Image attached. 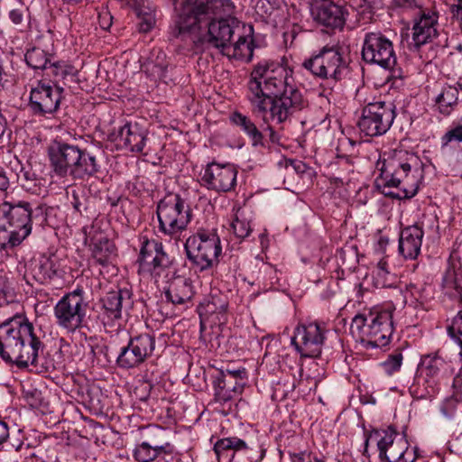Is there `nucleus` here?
Masks as SVG:
<instances>
[{
  "instance_id": "obj_1",
  "label": "nucleus",
  "mask_w": 462,
  "mask_h": 462,
  "mask_svg": "<svg viewBox=\"0 0 462 462\" xmlns=\"http://www.w3.org/2000/svg\"><path fill=\"white\" fill-rule=\"evenodd\" d=\"M293 69L282 61L263 60L253 66L246 83V98L252 113L277 124L290 121L309 106L303 93L293 85Z\"/></svg>"
},
{
  "instance_id": "obj_2",
  "label": "nucleus",
  "mask_w": 462,
  "mask_h": 462,
  "mask_svg": "<svg viewBox=\"0 0 462 462\" xmlns=\"http://www.w3.org/2000/svg\"><path fill=\"white\" fill-rule=\"evenodd\" d=\"M52 210L45 204L32 208L30 202L5 195L0 201V251L14 253L31 235L33 221L49 226L48 216Z\"/></svg>"
},
{
  "instance_id": "obj_3",
  "label": "nucleus",
  "mask_w": 462,
  "mask_h": 462,
  "mask_svg": "<svg viewBox=\"0 0 462 462\" xmlns=\"http://www.w3.org/2000/svg\"><path fill=\"white\" fill-rule=\"evenodd\" d=\"M380 174L374 184L387 197L397 199H411L419 190L418 169L412 171L407 160L389 157L377 162Z\"/></svg>"
},
{
  "instance_id": "obj_4",
  "label": "nucleus",
  "mask_w": 462,
  "mask_h": 462,
  "mask_svg": "<svg viewBox=\"0 0 462 462\" xmlns=\"http://www.w3.org/2000/svg\"><path fill=\"white\" fill-rule=\"evenodd\" d=\"M240 29L239 21L230 14L208 21L203 23L202 31L186 32V37L180 40L186 42L183 49L193 54L203 52L208 47L223 52Z\"/></svg>"
},
{
  "instance_id": "obj_5",
  "label": "nucleus",
  "mask_w": 462,
  "mask_h": 462,
  "mask_svg": "<svg viewBox=\"0 0 462 462\" xmlns=\"http://www.w3.org/2000/svg\"><path fill=\"white\" fill-rule=\"evenodd\" d=\"M158 231L164 236L180 241L192 220V210L179 193H168L156 207Z\"/></svg>"
},
{
  "instance_id": "obj_6",
  "label": "nucleus",
  "mask_w": 462,
  "mask_h": 462,
  "mask_svg": "<svg viewBox=\"0 0 462 462\" xmlns=\"http://www.w3.org/2000/svg\"><path fill=\"white\" fill-rule=\"evenodd\" d=\"M234 8L231 0H189L177 21L178 37L184 39L186 32L202 31L203 23L222 16H230Z\"/></svg>"
},
{
  "instance_id": "obj_7",
  "label": "nucleus",
  "mask_w": 462,
  "mask_h": 462,
  "mask_svg": "<svg viewBox=\"0 0 462 462\" xmlns=\"http://www.w3.org/2000/svg\"><path fill=\"white\" fill-rule=\"evenodd\" d=\"M184 249L196 271L204 272L217 265L222 245L217 228H198L186 239Z\"/></svg>"
},
{
  "instance_id": "obj_8",
  "label": "nucleus",
  "mask_w": 462,
  "mask_h": 462,
  "mask_svg": "<svg viewBox=\"0 0 462 462\" xmlns=\"http://www.w3.org/2000/svg\"><path fill=\"white\" fill-rule=\"evenodd\" d=\"M302 67L314 78L337 83L344 79L349 66L344 55L343 47L338 44H327L305 59Z\"/></svg>"
},
{
  "instance_id": "obj_9",
  "label": "nucleus",
  "mask_w": 462,
  "mask_h": 462,
  "mask_svg": "<svg viewBox=\"0 0 462 462\" xmlns=\"http://www.w3.org/2000/svg\"><path fill=\"white\" fill-rule=\"evenodd\" d=\"M365 327H367V334L373 338L369 341L371 346H385L393 332V310L380 306L365 309L354 317L351 330L361 332Z\"/></svg>"
},
{
  "instance_id": "obj_10",
  "label": "nucleus",
  "mask_w": 462,
  "mask_h": 462,
  "mask_svg": "<svg viewBox=\"0 0 462 462\" xmlns=\"http://www.w3.org/2000/svg\"><path fill=\"white\" fill-rule=\"evenodd\" d=\"M396 115V106L392 102H369L361 110L357 126L365 136H381L391 128Z\"/></svg>"
},
{
  "instance_id": "obj_11",
  "label": "nucleus",
  "mask_w": 462,
  "mask_h": 462,
  "mask_svg": "<svg viewBox=\"0 0 462 462\" xmlns=\"http://www.w3.org/2000/svg\"><path fill=\"white\" fill-rule=\"evenodd\" d=\"M361 54L365 63L384 69H392L397 61L393 42L380 31L365 34Z\"/></svg>"
},
{
  "instance_id": "obj_12",
  "label": "nucleus",
  "mask_w": 462,
  "mask_h": 462,
  "mask_svg": "<svg viewBox=\"0 0 462 462\" xmlns=\"http://www.w3.org/2000/svg\"><path fill=\"white\" fill-rule=\"evenodd\" d=\"M88 304L84 301V291L78 287L64 295L54 307L57 323L69 330L81 327Z\"/></svg>"
},
{
  "instance_id": "obj_13",
  "label": "nucleus",
  "mask_w": 462,
  "mask_h": 462,
  "mask_svg": "<svg viewBox=\"0 0 462 462\" xmlns=\"http://www.w3.org/2000/svg\"><path fill=\"white\" fill-rule=\"evenodd\" d=\"M238 170L232 163L209 162L200 173V184L218 194L236 189Z\"/></svg>"
},
{
  "instance_id": "obj_14",
  "label": "nucleus",
  "mask_w": 462,
  "mask_h": 462,
  "mask_svg": "<svg viewBox=\"0 0 462 462\" xmlns=\"http://www.w3.org/2000/svg\"><path fill=\"white\" fill-rule=\"evenodd\" d=\"M63 88L39 80L30 91L28 106L34 116L48 117L58 111Z\"/></svg>"
},
{
  "instance_id": "obj_15",
  "label": "nucleus",
  "mask_w": 462,
  "mask_h": 462,
  "mask_svg": "<svg viewBox=\"0 0 462 462\" xmlns=\"http://www.w3.org/2000/svg\"><path fill=\"white\" fill-rule=\"evenodd\" d=\"M339 341L336 330L327 328L324 322L318 320L299 324L291 337L293 346H322Z\"/></svg>"
},
{
  "instance_id": "obj_16",
  "label": "nucleus",
  "mask_w": 462,
  "mask_h": 462,
  "mask_svg": "<svg viewBox=\"0 0 462 462\" xmlns=\"http://www.w3.org/2000/svg\"><path fill=\"white\" fill-rule=\"evenodd\" d=\"M380 439L377 441L379 456L386 462H414L416 460L415 450H409V443L404 437L400 436L391 428L383 431V435L377 432Z\"/></svg>"
},
{
  "instance_id": "obj_17",
  "label": "nucleus",
  "mask_w": 462,
  "mask_h": 462,
  "mask_svg": "<svg viewBox=\"0 0 462 462\" xmlns=\"http://www.w3.org/2000/svg\"><path fill=\"white\" fill-rule=\"evenodd\" d=\"M439 18V13L432 4H429L424 10H420L412 18L411 38L417 50L438 37Z\"/></svg>"
},
{
  "instance_id": "obj_18",
  "label": "nucleus",
  "mask_w": 462,
  "mask_h": 462,
  "mask_svg": "<svg viewBox=\"0 0 462 462\" xmlns=\"http://www.w3.org/2000/svg\"><path fill=\"white\" fill-rule=\"evenodd\" d=\"M228 301L222 293L210 294L198 306L201 330L220 328L227 322Z\"/></svg>"
},
{
  "instance_id": "obj_19",
  "label": "nucleus",
  "mask_w": 462,
  "mask_h": 462,
  "mask_svg": "<svg viewBox=\"0 0 462 462\" xmlns=\"http://www.w3.org/2000/svg\"><path fill=\"white\" fill-rule=\"evenodd\" d=\"M81 149L62 140L55 139L48 147V158L54 174L60 178L69 177V171Z\"/></svg>"
},
{
  "instance_id": "obj_20",
  "label": "nucleus",
  "mask_w": 462,
  "mask_h": 462,
  "mask_svg": "<svg viewBox=\"0 0 462 462\" xmlns=\"http://www.w3.org/2000/svg\"><path fill=\"white\" fill-rule=\"evenodd\" d=\"M314 19L320 24L332 29H343L346 11L332 0H315L312 9Z\"/></svg>"
},
{
  "instance_id": "obj_21",
  "label": "nucleus",
  "mask_w": 462,
  "mask_h": 462,
  "mask_svg": "<svg viewBox=\"0 0 462 462\" xmlns=\"http://www.w3.org/2000/svg\"><path fill=\"white\" fill-rule=\"evenodd\" d=\"M64 260L57 254L42 255L30 263V273L40 283H47L66 274Z\"/></svg>"
},
{
  "instance_id": "obj_22",
  "label": "nucleus",
  "mask_w": 462,
  "mask_h": 462,
  "mask_svg": "<svg viewBox=\"0 0 462 462\" xmlns=\"http://www.w3.org/2000/svg\"><path fill=\"white\" fill-rule=\"evenodd\" d=\"M416 222L414 225L404 227L400 236L399 251L406 259H415L420 254L424 236V219Z\"/></svg>"
},
{
  "instance_id": "obj_23",
  "label": "nucleus",
  "mask_w": 462,
  "mask_h": 462,
  "mask_svg": "<svg viewBox=\"0 0 462 462\" xmlns=\"http://www.w3.org/2000/svg\"><path fill=\"white\" fill-rule=\"evenodd\" d=\"M119 137L124 146L132 152L143 153L146 143V131L137 123H126L118 131V134H110L108 139L116 141Z\"/></svg>"
},
{
  "instance_id": "obj_24",
  "label": "nucleus",
  "mask_w": 462,
  "mask_h": 462,
  "mask_svg": "<svg viewBox=\"0 0 462 462\" xmlns=\"http://www.w3.org/2000/svg\"><path fill=\"white\" fill-rule=\"evenodd\" d=\"M76 161L78 162L73 164L69 174L73 180H88L90 178H98L102 173L101 165L96 156L86 149H81Z\"/></svg>"
},
{
  "instance_id": "obj_25",
  "label": "nucleus",
  "mask_w": 462,
  "mask_h": 462,
  "mask_svg": "<svg viewBox=\"0 0 462 462\" xmlns=\"http://www.w3.org/2000/svg\"><path fill=\"white\" fill-rule=\"evenodd\" d=\"M245 384L246 383L238 381L228 374L217 373L213 380L216 401L223 403L230 402L242 393Z\"/></svg>"
},
{
  "instance_id": "obj_26",
  "label": "nucleus",
  "mask_w": 462,
  "mask_h": 462,
  "mask_svg": "<svg viewBox=\"0 0 462 462\" xmlns=\"http://www.w3.org/2000/svg\"><path fill=\"white\" fill-rule=\"evenodd\" d=\"M165 289V297L173 305L184 306L189 303L193 298L194 291L189 279L183 276H173Z\"/></svg>"
},
{
  "instance_id": "obj_27",
  "label": "nucleus",
  "mask_w": 462,
  "mask_h": 462,
  "mask_svg": "<svg viewBox=\"0 0 462 462\" xmlns=\"http://www.w3.org/2000/svg\"><path fill=\"white\" fill-rule=\"evenodd\" d=\"M229 120L232 125L238 127L248 137L253 147H268L267 139L249 116L239 111H234L230 114Z\"/></svg>"
},
{
  "instance_id": "obj_28",
  "label": "nucleus",
  "mask_w": 462,
  "mask_h": 462,
  "mask_svg": "<svg viewBox=\"0 0 462 462\" xmlns=\"http://www.w3.org/2000/svg\"><path fill=\"white\" fill-rule=\"evenodd\" d=\"M148 271L155 282H169L177 272L174 259L165 250L156 253L147 263Z\"/></svg>"
},
{
  "instance_id": "obj_29",
  "label": "nucleus",
  "mask_w": 462,
  "mask_h": 462,
  "mask_svg": "<svg viewBox=\"0 0 462 462\" xmlns=\"http://www.w3.org/2000/svg\"><path fill=\"white\" fill-rule=\"evenodd\" d=\"M104 314L111 320L119 319L124 307L131 306V292L128 290L112 291L101 300Z\"/></svg>"
},
{
  "instance_id": "obj_30",
  "label": "nucleus",
  "mask_w": 462,
  "mask_h": 462,
  "mask_svg": "<svg viewBox=\"0 0 462 462\" xmlns=\"http://www.w3.org/2000/svg\"><path fill=\"white\" fill-rule=\"evenodd\" d=\"M458 95L456 86L444 85L433 99L432 109L443 116H449L458 106Z\"/></svg>"
},
{
  "instance_id": "obj_31",
  "label": "nucleus",
  "mask_w": 462,
  "mask_h": 462,
  "mask_svg": "<svg viewBox=\"0 0 462 462\" xmlns=\"http://www.w3.org/2000/svg\"><path fill=\"white\" fill-rule=\"evenodd\" d=\"M218 462H232L236 452L248 449L246 442L237 437L223 438L214 444Z\"/></svg>"
},
{
  "instance_id": "obj_32",
  "label": "nucleus",
  "mask_w": 462,
  "mask_h": 462,
  "mask_svg": "<svg viewBox=\"0 0 462 462\" xmlns=\"http://www.w3.org/2000/svg\"><path fill=\"white\" fill-rule=\"evenodd\" d=\"M22 334V316L14 315L0 324V346H19Z\"/></svg>"
},
{
  "instance_id": "obj_33",
  "label": "nucleus",
  "mask_w": 462,
  "mask_h": 462,
  "mask_svg": "<svg viewBox=\"0 0 462 462\" xmlns=\"http://www.w3.org/2000/svg\"><path fill=\"white\" fill-rule=\"evenodd\" d=\"M236 34L237 40L233 43L231 42L222 54L229 59L250 62L254 55V41L252 37L239 33Z\"/></svg>"
},
{
  "instance_id": "obj_34",
  "label": "nucleus",
  "mask_w": 462,
  "mask_h": 462,
  "mask_svg": "<svg viewBox=\"0 0 462 462\" xmlns=\"http://www.w3.org/2000/svg\"><path fill=\"white\" fill-rule=\"evenodd\" d=\"M173 448L170 443L152 446L148 442L136 445L133 456L137 462H152L162 455H171Z\"/></svg>"
},
{
  "instance_id": "obj_35",
  "label": "nucleus",
  "mask_w": 462,
  "mask_h": 462,
  "mask_svg": "<svg viewBox=\"0 0 462 462\" xmlns=\"http://www.w3.org/2000/svg\"><path fill=\"white\" fill-rule=\"evenodd\" d=\"M46 333L40 326H33L22 316V334L20 346H44L47 344Z\"/></svg>"
},
{
  "instance_id": "obj_36",
  "label": "nucleus",
  "mask_w": 462,
  "mask_h": 462,
  "mask_svg": "<svg viewBox=\"0 0 462 462\" xmlns=\"http://www.w3.org/2000/svg\"><path fill=\"white\" fill-rule=\"evenodd\" d=\"M115 244L106 237L95 241L91 245V255L96 263L107 266L116 255Z\"/></svg>"
},
{
  "instance_id": "obj_37",
  "label": "nucleus",
  "mask_w": 462,
  "mask_h": 462,
  "mask_svg": "<svg viewBox=\"0 0 462 462\" xmlns=\"http://www.w3.org/2000/svg\"><path fill=\"white\" fill-rule=\"evenodd\" d=\"M147 355L146 348H121L116 362L120 367L132 368L143 362Z\"/></svg>"
},
{
  "instance_id": "obj_38",
  "label": "nucleus",
  "mask_w": 462,
  "mask_h": 462,
  "mask_svg": "<svg viewBox=\"0 0 462 462\" xmlns=\"http://www.w3.org/2000/svg\"><path fill=\"white\" fill-rule=\"evenodd\" d=\"M24 60L30 68L35 70H45L48 63L53 60V54L39 47H32L25 52Z\"/></svg>"
},
{
  "instance_id": "obj_39",
  "label": "nucleus",
  "mask_w": 462,
  "mask_h": 462,
  "mask_svg": "<svg viewBox=\"0 0 462 462\" xmlns=\"http://www.w3.org/2000/svg\"><path fill=\"white\" fill-rule=\"evenodd\" d=\"M140 241L141 248L138 262L141 265L147 264L150 262L149 260H152V256L155 255L156 253L164 249L162 243L154 239L150 240L147 236H142Z\"/></svg>"
},
{
  "instance_id": "obj_40",
  "label": "nucleus",
  "mask_w": 462,
  "mask_h": 462,
  "mask_svg": "<svg viewBox=\"0 0 462 462\" xmlns=\"http://www.w3.org/2000/svg\"><path fill=\"white\" fill-rule=\"evenodd\" d=\"M168 66L165 53L160 51L155 60H151L145 65V71L150 77L162 79L166 77Z\"/></svg>"
},
{
  "instance_id": "obj_41",
  "label": "nucleus",
  "mask_w": 462,
  "mask_h": 462,
  "mask_svg": "<svg viewBox=\"0 0 462 462\" xmlns=\"http://www.w3.org/2000/svg\"><path fill=\"white\" fill-rule=\"evenodd\" d=\"M231 228L235 236L241 240L248 237L252 232L250 221L245 218H240L238 215H236L235 219L232 221Z\"/></svg>"
},
{
  "instance_id": "obj_42",
  "label": "nucleus",
  "mask_w": 462,
  "mask_h": 462,
  "mask_svg": "<svg viewBox=\"0 0 462 462\" xmlns=\"http://www.w3.org/2000/svg\"><path fill=\"white\" fill-rule=\"evenodd\" d=\"M70 69L71 66L68 65L65 61L55 60L54 56L53 60L48 63L47 69H45V70H48V76L62 79L70 73Z\"/></svg>"
},
{
  "instance_id": "obj_43",
  "label": "nucleus",
  "mask_w": 462,
  "mask_h": 462,
  "mask_svg": "<svg viewBox=\"0 0 462 462\" xmlns=\"http://www.w3.org/2000/svg\"><path fill=\"white\" fill-rule=\"evenodd\" d=\"M394 5L403 12H411L412 18L418 14L420 10L428 7V5L424 4V0H394Z\"/></svg>"
},
{
  "instance_id": "obj_44",
  "label": "nucleus",
  "mask_w": 462,
  "mask_h": 462,
  "mask_svg": "<svg viewBox=\"0 0 462 462\" xmlns=\"http://www.w3.org/2000/svg\"><path fill=\"white\" fill-rule=\"evenodd\" d=\"M452 142H462V124L449 129L442 135L440 139L441 150L444 151ZM460 178L462 180V174L460 175Z\"/></svg>"
},
{
  "instance_id": "obj_45",
  "label": "nucleus",
  "mask_w": 462,
  "mask_h": 462,
  "mask_svg": "<svg viewBox=\"0 0 462 462\" xmlns=\"http://www.w3.org/2000/svg\"><path fill=\"white\" fill-rule=\"evenodd\" d=\"M22 187L28 191L36 192V187L40 185L37 174L32 170H22V176L19 177Z\"/></svg>"
},
{
  "instance_id": "obj_46",
  "label": "nucleus",
  "mask_w": 462,
  "mask_h": 462,
  "mask_svg": "<svg viewBox=\"0 0 462 462\" xmlns=\"http://www.w3.org/2000/svg\"><path fill=\"white\" fill-rule=\"evenodd\" d=\"M448 334L462 346V311L454 318L452 324L448 328Z\"/></svg>"
},
{
  "instance_id": "obj_47",
  "label": "nucleus",
  "mask_w": 462,
  "mask_h": 462,
  "mask_svg": "<svg viewBox=\"0 0 462 462\" xmlns=\"http://www.w3.org/2000/svg\"><path fill=\"white\" fill-rule=\"evenodd\" d=\"M442 359L439 356L438 352L424 355L421 357V365L430 370V374L437 373L442 365Z\"/></svg>"
},
{
  "instance_id": "obj_48",
  "label": "nucleus",
  "mask_w": 462,
  "mask_h": 462,
  "mask_svg": "<svg viewBox=\"0 0 462 462\" xmlns=\"http://www.w3.org/2000/svg\"><path fill=\"white\" fill-rule=\"evenodd\" d=\"M402 362V353L396 352L389 355L387 359L382 363V366L388 374H393L394 372L399 371Z\"/></svg>"
},
{
  "instance_id": "obj_49",
  "label": "nucleus",
  "mask_w": 462,
  "mask_h": 462,
  "mask_svg": "<svg viewBox=\"0 0 462 462\" xmlns=\"http://www.w3.org/2000/svg\"><path fill=\"white\" fill-rule=\"evenodd\" d=\"M388 263L385 258H382L376 266L375 276L376 282L381 284L383 287H390L391 282H388L387 277L390 275V272L387 269Z\"/></svg>"
},
{
  "instance_id": "obj_50",
  "label": "nucleus",
  "mask_w": 462,
  "mask_h": 462,
  "mask_svg": "<svg viewBox=\"0 0 462 462\" xmlns=\"http://www.w3.org/2000/svg\"><path fill=\"white\" fill-rule=\"evenodd\" d=\"M39 348H23L18 361V367H27L30 364L35 365Z\"/></svg>"
},
{
  "instance_id": "obj_51",
  "label": "nucleus",
  "mask_w": 462,
  "mask_h": 462,
  "mask_svg": "<svg viewBox=\"0 0 462 462\" xmlns=\"http://www.w3.org/2000/svg\"><path fill=\"white\" fill-rule=\"evenodd\" d=\"M154 337L150 333L132 336L127 346H153Z\"/></svg>"
},
{
  "instance_id": "obj_52",
  "label": "nucleus",
  "mask_w": 462,
  "mask_h": 462,
  "mask_svg": "<svg viewBox=\"0 0 462 462\" xmlns=\"http://www.w3.org/2000/svg\"><path fill=\"white\" fill-rule=\"evenodd\" d=\"M23 348H0V356L6 363L18 366L21 352Z\"/></svg>"
},
{
  "instance_id": "obj_53",
  "label": "nucleus",
  "mask_w": 462,
  "mask_h": 462,
  "mask_svg": "<svg viewBox=\"0 0 462 462\" xmlns=\"http://www.w3.org/2000/svg\"><path fill=\"white\" fill-rule=\"evenodd\" d=\"M98 24L104 31H107L113 24V16L107 8H102L98 12Z\"/></svg>"
},
{
  "instance_id": "obj_54",
  "label": "nucleus",
  "mask_w": 462,
  "mask_h": 462,
  "mask_svg": "<svg viewBox=\"0 0 462 462\" xmlns=\"http://www.w3.org/2000/svg\"><path fill=\"white\" fill-rule=\"evenodd\" d=\"M218 374H228L232 375V377H236L238 381L246 383L247 381V371L244 367H239L237 369L226 368V370L218 371Z\"/></svg>"
},
{
  "instance_id": "obj_55",
  "label": "nucleus",
  "mask_w": 462,
  "mask_h": 462,
  "mask_svg": "<svg viewBox=\"0 0 462 462\" xmlns=\"http://www.w3.org/2000/svg\"><path fill=\"white\" fill-rule=\"evenodd\" d=\"M27 11V9L23 7L13 9L9 12V18L14 24H21L25 18V12Z\"/></svg>"
},
{
  "instance_id": "obj_56",
  "label": "nucleus",
  "mask_w": 462,
  "mask_h": 462,
  "mask_svg": "<svg viewBox=\"0 0 462 462\" xmlns=\"http://www.w3.org/2000/svg\"><path fill=\"white\" fill-rule=\"evenodd\" d=\"M26 399L29 405L32 408H39L41 406L42 398L41 392L34 390L26 393Z\"/></svg>"
},
{
  "instance_id": "obj_57",
  "label": "nucleus",
  "mask_w": 462,
  "mask_h": 462,
  "mask_svg": "<svg viewBox=\"0 0 462 462\" xmlns=\"http://www.w3.org/2000/svg\"><path fill=\"white\" fill-rule=\"evenodd\" d=\"M295 350L300 356L301 358H317L321 354L320 348H295Z\"/></svg>"
},
{
  "instance_id": "obj_58",
  "label": "nucleus",
  "mask_w": 462,
  "mask_h": 462,
  "mask_svg": "<svg viewBox=\"0 0 462 462\" xmlns=\"http://www.w3.org/2000/svg\"><path fill=\"white\" fill-rule=\"evenodd\" d=\"M443 285L446 288H454L457 291L458 290L457 282L455 278V272L454 271H448L446 273L444 278H443Z\"/></svg>"
},
{
  "instance_id": "obj_59",
  "label": "nucleus",
  "mask_w": 462,
  "mask_h": 462,
  "mask_svg": "<svg viewBox=\"0 0 462 462\" xmlns=\"http://www.w3.org/2000/svg\"><path fill=\"white\" fill-rule=\"evenodd\" d=\"M450 10L453 18L458 23L459 28L462 32V5H453Z\"/></svg>"
},
{
  "instance_id": "obj_60",
  "label": "nucleus",
  "mask_w": 462,
  "mask_h": 462,
  "mask_svg": "<svg viewBox=\"0 0 462 462\" xmlns=\"http://www.w3.org/2000/svg\"><path fill=\"white\" fill-rule=\"evenodd\" d=\"M282 337L281 336H266L263 337L261 345H265L266 347L272 346H277L278 344H281Z\"/></svg>"
},
{
  "instance_id": "obj_61",
  "label": "nucleus",
  "mask_w": 462,
  "mask_h": 462,
  "mask_svg": "<svg viewBox=\"0 0 462 462\" xmlns=\"http://www.w3.org/2000/svg\"><path fill=\"white\" fill-rule=\"evenodd\" d=\"M10 187L9 178L3 168H0V191L5 192Z\"/></svg>"
},
{
  "instance_id": "obj_62",
  "label": "nucleus",
  "mask_w": 462,
  "mask_h": 462,
  "mask_svg": "<svg viewBox=\"0 0 462 462\" xmlns=\"http://www.w3.org/2000/svg\"><path fill=\"white\" fill-rule=\"evenodd\" d=\"M9 438V427L8 424L0 420V445L5 443Z\"/></svg>"
},
{
  "instance_id": "obj_63",
  "label": "nucleus",
  "mask_w": 462,
  "mask_h": 462,
  "mask_svg": "<svg viewBox=\"0 0 462 462\" xmlns=\"http://www.w3.org/2000/svg\"><path fill=\"white\" fill-rule=\"evenodd\" d=\"M153 24H154V19L152 17L149 16L148 18L143 19L139 23V30H140V32H148L152 28Z\"/></svg>"
},
{
  "instance_id": "obj_64",
  "label": "nucleus",
  "mask_w": 462,
  "mask_h": 462,
  "mask_svg": "<svg viewBox=\"0 0 462 462\" xmlns=\"http://www.w3.org/2000/svg\"><path fill=\"white\" fill-rule=\"evenodd\" d=\"M291 165L298 173H304L307 170V165L301 161H291Z\"/></svg>"
}]
</instances>
